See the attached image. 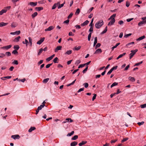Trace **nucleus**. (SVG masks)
Returning <instances> with one entry per match:
<instances>
[{"mask_svg": "<svg viewBox=\"0 0 146 146\" xmlns=\"http://www.w3.org/2000/svg\"><path fill=\"white\" fill-rule=\"evenodd\" d=\"M104 23L102 20H101L97 22L95 25V26L97 29L100 28L104 25Z\"/></svg>", "mask_w": 146, "mask_h": 146, "instance_id": "1", "label": "nucleus"}, {"mask_svg": "<svg viewBox=\"0 0 146 146\" xmlns=\"http://www.w3.org/2000/svg\"><path fill=\"white\" fill-rule=\"evenodd\" d=\"M137 51V49H135V50H131V52L129 54V59H130L132 58V57L135 54Z\"/></svg>", "mask_w": 146, "mask_h": 146, "instance_id": "2", "label": "nucleus"}, {"mask_svg": "<svg viewBox=\"0 0 146 146\" xmlns=\"http://www.w3.org/2000/svg\"><path fill=\"white\" fill-rule=\"evenodd\" d=\"M115 22V19H111V21L109 22L108 24V26H111L113 25Z\"/></svg>", "mask_w": 146, "mask_h": 146, "instance_id": "3", "label": "nucleus"}, {"mask_svg": "<svg viewBox=\"0 0 146 146\" xmlns=\"http://www.w3.org/2000/svg\"><path fill=\"white\" fill-rule=\"evenodd\" d=\"M55 122H56L55 123V125H56V126H59L61 123V121L59 119H55Z\"/></svg>", "mask_w": 146, "mask_h": 146, "instance_id": "4", "label": "nucleus"}, {"mask_svg": "<svg viewBox=\"0 0 146 146\" xmlns=\"http://www.w3.org/2000/svg\"><path fill=\"white\" fill-rule=\"evenodd\" d=\"M20 137V136L18 135H12L11 136V138L13 139H19Z\"/></svg>", "mask_w": 146, "mask_h": 146, "instance_id": "5", "label": "nucleus"}, {"mask_svg": "<svg viewBox=\"0 0 146 146\" xmlns=\"http://www.w3.org/2000/svg\"><path fill=\"white\" fill-rule=\"evenodd\" d=\"M21 33V32L20 31H16L14 32H11L10 33V34L12 35H19Z\"/></svg>", "mask_w": 146, "mask_h": 146, "instance_id": "6", "label": "nucleus"}, {"mask_svg": "<svg viewBox=\"0 0 146 146\" xmlns=\"http://www.w3.org/2000/svg\"><path fill=\"white\" fill-rule=\"evenodd\" d=\"M54 56H55V54H53L51 56H50L49 57L47 58H46V60L47 61H50V60H51L52 59V58L54 57Z\"/></svg>", "mask_w": 146, "mask_h": 146, "instance_id": "7", "label": "nucleus"}, {"mask_svg": "<svg viewBox=\"0 0 146 146\" xmlns=\"http://www.w3.org/2000/svg\"><path fill=\"white\" fill-rule=\"evenodd\" d=\"M44 37L42 38L37 42V44L39 45L40 44L44 41Z\"/></svg>", "mask_w": 146, "mask_h": 146, "instance_id": "8", "label": "nucleus"}, {"mask_svg": "<svg viewBox=\"0 0 146 146\" xmlns=\"http://www.w3.org/2000/svg\"><path fill=\"white\" fill-rule=\"evenodd\" d=\"M7 10L6 9H3L1 11H0V15H2L3 14L6 13L7 11Z\"/></svg>", "mask_w": 146, "mask_h": 146, "instance_id": "9", "label": "nucleus"}, {"mask_svg": "<svg viewBox=\"0 0 146 146\" xmlns=\"http://www.w3.org/2000/svg\"><path fill=\"white\" fill-rule=\"evenodd\" d=\"M12 47L11 45H9L5 46H4L3 47H1L2 49H5L7 50L9 49L10 48Z\"/></svg>", "mask_w": 146, "mask_h": 146, "instance_id": "10", "label": "nucleus"}, {"mask_svg": "<svg viewBox=\"0 0 146 146\" xmlns=\"http://www.w3.org/2000/svg\"><path fill=\"white\" fill-rule=\"evenodd\" d=\"M102 50L100 48H98L97 49L94 53V54H97L98 53H100L102 52Z\"/></svg>", "mask_w": 146, "mask_h": 146, "instance_id": "11", "label": "nucleus"}, {"mask_svg": "<svg viewBox=\"0 0 146 146\" xmlns=\"http://www.w3.org/2000/svg\"><path fill=\"white\" fill-rule=\"evenodd\" d=\"M37 2H30L29 4L33 7L36 6L37 5Z\"/></svg>", "mask_w": 146, "mask_h": 146, "instance_id": "12", "label": "nucleus"}, {"mask_svg": "<svg viewBox=\"0 0 146 146\" xmlns=\"http://www.w3.org/2000/svg\"><path fill=\"white\" fill-rule=\"evenodd\" d=\"M54 29V27L52 26H50L48 27V28L45 29V31H49L52 30Z\"/></svg>", "mask_w": 146, "mask_h": 146, "instance_id": "13", "label": "nucleus"}, {"mask_svg": "<svg viewBox=\"0 0 146 146\" xmlns=\"http://www.w3.org/2000/svg\"><path fill=\"white\" fill-rule=\"evenodd\" d=\"M21 38V37L20 36H18L17 37L15 38L14 40L13 41L14 42H17L19 41V39Z\"/></svg>", "mask_w": 146, "mask_h": 146, "instance_id": "14", "label": "nucleus"}, {"mask_svg": "<svg viewBox=\"0 0 146 146\" xmlns=\"http://www.w3.org/2000/svg\"><path fill=\"white\" fill-rule=\"evenodd\" d=\"M89 23V21L88 20L84 22L83 23H82L81 25L82 26H84L85 25H86L88 24Z\"/></svg>", "mask_w": 146, "mask_h": 146, "instance_id": "15", "label": "nucleus"}, {"mask_svg": "<svg viewBox=\"0 0 146 146\" xmlns=\"http://www.w3.org/2000/svg\"><path fill=\"white\" fill-rule=\"evenodd\" d=\"M8 24V23H5L4 22H1L0 23V27H2L4 26H6Z\"/></svg>", "mask_w": 146, "mask_h": 146, "instance_id": "16", "label": "nucleus"}, {"mask_svg": "<svg viewBox=\"0 0 146 146\" xmlns=\"http://www.w3.org/2000/svg\"><path fill=\"white\" fill-rule=\"evenodd\" d=\"M129 80L132 82H134L135 81V79L134 77L130 76L128 78Z\"/></svg>", "mask_w": 146, "mask_h": 146, "instance_id": "17", "label": "nucleus"}, {"mask_svg": "<svg viewBox=\"0 0 146 146\" xmlns=\"http://www.w3.org/2000/svg\"><path fill=\"white\" fill-rule=\"evenodd\" d=\"M87 143L86 141H82V142L79 143L78 145L80 146H82L83 145H85Z\"/></svg>", "mask_w": 146, "mask_h": 146, "instance_id": "18", "label": "nucleus"}, {"mask_svg": "<svg viewBox=\"0 0 146 146\" xmlns=\"http://www.w3.org/2000/svg\"><path fill=\"white\" fill-rule=\"evenodd\" d=\"M145 38V36L143 35L141 36V37H139V38H137L136 39V40H137V41H140V40L144 39Z\"/></svg>", "mask_w": 146, "mask_h": 146, "instance_id": "19", "label": "nucleus"}, {"mask_svg": "<svg viewBox=\"0 0 146 146\" xmlns=\"http://www.w3.org/2000/svg\"><path fill=\"white\" fill-rule=\"evenodd\" d=\"M62 48V46H57L55 48V52L60 50H61Z\"/></svg>", "mask_w": 146, "mask_h": 146, "instance_id": "20", "label": "nucleus"}, {"mask_svg": "<svg viewBox=\"0 0 146 146\" xmlns=\"http://www.w3.org/2000/svg\"><path fill=\"white\" fill-rule=\"evenodd\" d=\"M78 144V142L76 141H73L70 144L71 146H75Z\"/></svg>", "mask_w": 146, "mask_h": 146, "instance_id": "21", "label": "nucleus"}, {"mask_svg": "<svg viewBox=\"0 0 146 146\" xmlns=\"http://www.w3.org/2000/svg\"><path fill=\"white\" fill-rule=\"evenodd\" d=\"M17 23L13 22L11 24V26L12 27L15 28L17 26Z\"/></svg>", "mask_w": 146, "mask_h": 146, "instance_id": "22", "label": "nucleus"}, {"mask_svg": "<svg viewBox=\"0 0 146 146\" xmlns=\"http://www.w3.org/2000/svg\"><path fill=\"white\" fill-rule=\"evenodd\" d=\"M36 128L35 127H31V128L29 130V132H31L33 131Z\"/></svg>", "mask_w": 146, "mask_h": 146, "instance_id": "23", "label": "nucleus"}, {"mask_svg": "<svg viewBox=\"0 0 146 146\" xmlns=\"http://www.w3.org/2000/svg\"><path fill=\"white\" fill-rule=\"evenodd\" d=\"M65 4V1H64V3H63L62 4H60L59 5H58V7L57 8L58 9H59L61 8L62 7L64 6V5Z\"/></svg>", "mask_w": 146, "mask_h": 146, "instance_id": "24", "label": "nucleus"}, {"mask_svg": "<svg viewBox=\"0 0 146 146\" xmlns=\"http://www.w3.org/2000/svg\"><path fill=\"white\" fill-rule=\"evenodd\" d=\"M35 9L36 11H40L41 10L43 9V8L42 7H36L35 8Z\"/></svg>", "mask_w": 146, "mask_h": 146, "instance_id": "25", "label": "nucleus"}, {"mask_svg": "<svg viewBox=\"0 0 146 146\" xmlns=\"http://www.w3.org/2000/svg\"><path fill=\"white\" fill-rule=\"evenodd\" d=\"M19 46L18 45H15L14 46L13 48L16 50H18L19 48Z\"/></svg>", "mask_w": 146, "mask_h": 146, "instance_id": "26", "label": "nucleus"}, {"mask_svg": "<svg viewBox=\"0 0 146 146\" xmlns=\"http://www.w3.org/2000/svg\"><path fill=\"white\" fill-rule=\"evenodd\" d=\"M28 38H29V43L30 44V46H32V39L31 38V37H29Z\"/></svg>", "mask_w": 146, "mask_h": 146, "instance_id": "27", "label": "nucleus"}, {"mask_svg": "<svg viewBox=\"0 0 146 146\" xmlns=\"http://www.w3.org/2000/svg\"><path fill=\"white\" fill-rule=\"evenodd\" d=\"M107 31V27L106 26L105 27V29L101 33V34H103L106 33Z\"/></svg>", "mask_w": 146, "mask_h": 146, "instance_id": "28", "label": "nucleus"}, {"mask_svg": "<svg viewBox=\"0 0 146 146\" xmlns=\"http://www.w3.org/2000/svg\"><path fill=\"white\" fill-rule=\"evenodd\" d=\"M38 14L37 12H35L34 13H33V14L32 15V17L33 18L35 17Z\"/></svg>", "mask_w": 146, "mask_h": 146, "instance_id": "29", "label": "nucleus"}, {"mask_svg": "<svg viewBox=\"0 0 146 146\" xmlns=\"http://www.w3.org/2000/svg\"><path fill=\"white\" fill-rule=\"evenodd\" d=\"M49 80V78H46L44 79L43 80L42 82L46 84L48 81Z\"/></svg>", "mask_w": 146, "mask_h": 146, "instance_id": "30", "label": "nucleus"}, {"mask_svg": "<svg viewBox=\"0 0 146 146\" xmlns=\"http://www.w3.org/2000/svg\"><path fill=\"white\" fill-rule=\"evenodd\" d=\"M118 84V83L116 82H114L113 83L111 86V88L113 87L117 86Z\"/></svg>", "mask_w": 146, "mask_h": 146, "instance_id": "31", "label": "nucleus"}, {"mask_svg": "<svg viewBox=\"0 0 146 146\" xmlns=\"http://www.w3.org/2000/svg\"><path fill=\"white\" fill-rule=\"evenodd\" d=\"M74 133V131H72L71 133H68L67 135V136H70L72 135H73Z\"/></svg>", "mask_w": 146, "mask_h": 146, "instance_id": "32", "label": "nucleus"}, {"mask_svg": "<svg viewBox=\"0 0 146 146\" xmlns=\"http://www.w3.org/2000/svg\"><path fill=\"white\" fill-rule=\"evenodd\" d=\"M81 48V46H78V47H76L73 49L74 50H78Z\"/></svg>", "mask_w": 146, "mask_h": 146, "instance_id": "33", "label": "nucleus"}, {"mask_svg": "<svg viewBox=\"0 0 146 146\" xmlns=\"http://www.w3.org/2000/svg\"><path fill=\"white\" fill-rule=\"evenodd\" d=\"M72 52V50H67L66 52L65 53V54H67L68 55H69Z\"/></svg>", "mask_w": 146, "mask_h": 146, "instance_id": "34", "label": "nucleus"}, {"mask_svg": "<svg viewBox=\"0 0 146 146\" xmlns=\"http://www.w3.org/2000/svg\"><path fill=\"white\" fill-rule=\"evenodd\" d=\"M80 13V9L78 8L77 9L76 11V12L75 14L76 15H78Z\"/></svg>", "mask_w": 146, "mask_h": 146, "instance_id": "35", "label": "nucleus"}, {"mask_svg": "<svg viewBox=\"0 0 146 146\" xmlns=\"http://www.w3.org/2000/svg\"><path fill=\"white\" fill-rule=\"evenodd\" d=\"M78 138V136L77 135H74L71 139L72 140H75Z\"/></svg>", "mask_w": 146, "mask_h": 146, "instance_id": "36", "label": "nucleus"}, {"mask_svg": "<svg viewBox=\"0 0 146 146\" xmlns=\"http://www.w3.org/2000/svg\"><path fill=\"white\" fill-rule=\"evenodd\" d=\"M144 24L143 21L140 22L138 24L139 26H141L142 25Z\"/></svg>", "mask_w": 146, "mask_h": 146, "instance_id": "37", "label": "nucleus"}, {"mask_svg": "<svg viewBox=\"0 0 146 146\" xmlns=\"http://www.w3.org/2000/svg\"><path fill=\"white\" fill-rule=\"evenodd\" d=\"M5 56V55L4 53H1L0 54V58H3Z\"/></svg>", "mask_w": 146, "mask_h": 146, "instance_id": "38", "label": "nucleus"}, {"mask_svg": "<svg viewBox=\"0 0 146 146\" xmlns=\"http://www.w3.org/2000/svg\"><path fill=\"white\" fill-rule=\"evenodd\" d=\"M91 35H92V33H90L88 35V41H90V38H91Z\"/></svg>", "mask_w": 146, "mask_h": 146, "instance_id": "39", "label": "nucleus"}, {"mask_svg": "<svg viewBox=\"0 0 146 146\" xmlns=\"http://www.w3.org/2000/svg\"><path fill=\"white\" fill-rule=\"evenodd\" d=\"M43 51V49L42 48H41L39 50V51L38 53V55H39Z\"/></svg>", "mask_w": 146, "mask_h": 146, "instance_id": "40", "label": "nucleus"}, {"mask_svg": "<svg viewBox=\"0 0 146 146\" xmlns=\"http://www.w3.org/2000/svg\"><path fill=\"white\" fill-rule=\"evenodd\" d=\"M12 53L13 54H18V52L17 51V50H14L12 51Z\"/></svg>", "mask_w": 146, "mask_h": 146, "instance_id": "41", "label": "nucleus"}, {"mask_svg": "<svg viewBox=\"0 0 146 146\" xmlns=\"http://www.w3.org/2000/svg\"><path fill=\"white\" fill-rule=\"evenodd\" d=\"M5 55H6L7 56H10L11 55V54L10 52H7L5 53Z\"/></svg>", "mask_w": 146, "mask_h": 146, "instance_id": "42", "label": "nucleus"}, {"mask_svg": "<svg viewBox=\"0 0 146 146\" xmlns=\"http://www.w3.org/2000/svg\"><path fill=\"white\" fill-rule=\"evenodd\" d=\"M80 60H77L75 63V64L78 65V64H80Z\"/></svg>", "mask_w": 146, "mask_h": 146, "instance_id": "43", "label": "nucleus"}, {"mask_svg": "<svg viewBox=\"0 0 146 146\" xmlns=\"http://www.w3.org/2000/svg\"><path fill=\"white\" fill-rule=\"evenodd\" d=\"M132 35L131 33H129V34L125 35L124 36V37L127 38L128 37Z\"/></svg>", "mask_w": 146, "mask_h": 146, "instance_id": "44", "label": "nucleus"}, {"mask_svg": "<svg viewBox=\"0 0 146 146\" xmlns=\"http://www.w3.org/2000/svg\"><path fill=\"white\" fill-rule=\"evenodd\" d=\"M73 15V13H71L70 15L68 16L67 18L68 19L71 18Z\"/></svg>", "mask_w": 146, "mask_h": 146, "instance_id": "45", "label": "nucleus"}, {"mask_svg": "<svg viewBox=\"0 0 146 146\" xmlns=\"http://www.w3.org/2000/svg\"><path fill=\"white\" fill-rule=\"evenodd\" d=\"M143 63V61H141L138 63H136L134 65V66H138L140 65L141 64Z\"/></svg>", "mask_w": 146, "mask_h": 146, "instance_id": "46", "label": "nucleus"}, {"mask_svg": "<svg viewBox=\"0 0 146 146\" xmlns=\"http://www.w3.org/2000/svg\"><path fill=\"white\" fill-rule=\"evenodd\" d=\"M88 69V66H87L86 68L84 70L82 71V72L83 73H85L87 71Z\"/></svg>", "mask_w": 146, "mask_h": 146, "instance_id": "47", "label": "nucleus"}, {"mask_svg": "<svg viewBox=\"0 0 146 146\" xmlns=\"http://www.w3.org/2000/svg\"><path fill=\"white\" fill-rule=\"evenodd\" d=\"M128 138H123L122 140H121V142L122 143H123L124 142H125L126 141H127V140H128Z\"/></svg>", "mask_w": 146, "mask_h": 146, "instance_id": "48", "label": "nucleus"}, {"mask_svg": "<svg viewBox=\"0 0 146 146\" xmlns=\"http://www.w3.org/2000/svg\"><path fill=\"white\" fill-rule=\"evenodd\" d=\"M69 119H70V118H69L66 119H65L66 121H63L62 122V123H66L67 122H69Z\"/></svg>", "mask_w": 146, "mask_h": 146, "instance_id": "49", "label": "nucleus"}, {"mask_svg": "<svg viewBox=\"0 0 146 146\" xmlns=\"http://www.w3.org/2000/svg\"><path fill=\"white\" fill-rule=\"evenodd\" d=\"M94 21V18H93L91 21L89 25V26H93V23Z\"/></svg>", "mask_w": 146, "mask_h": 146, "instance_id": "50", "label": "nucleus"}, {"mask_svg": "<svg viewBox=\"0 0 146 146\" xmlns=\"http://www.w3.org/2000/svg\"><path fill=\"white\" fill-rule=\"evenodd\" d=\"M116 15V14H113L110 17V18H112V19H115V17Z\"/></svg>", "mask_w": 146, "mask_h": 146, "instance_id": "51", "label": "nucleus"}, {"mask_svg": "<svg viewBox=\"0 0 146 146\" xmlns=\"http://www.w3.org/2000/svg\"><path fill=\"white\" fill-rule=\"evenodd\" d=\"M101 46V44L100 43H98L96 45V48L99 47Z\"/></svg>", "mask_w": 146, "mask_h": 146, "instance_id": "52", "label": "nucleus"}, {"mask_svg": "<svg viewBox=\"0 0 146 146\" xmlns=\"http://www.w3.org/2000/svg\"><path fill=\"white\" fill-rule=\"evenodd\" d=\"M134 44V42H131L129 43L126 44V46H129L130 45L133 44Z\"/></svg>", "mask_w": 146, "mask_h": 146, "instance_id": "53", "label": "nucleus"}, {"mask_svg": "<svg viewBox=\"0 0 146 146\" xmlns=\"http://www.w3.org/2000/svg\"><path fill=\"white\" fill-rule=\"evenodd\" d=\"M83 85L84 86V87L87 88L88 87V84L87 83H85Z\"/></svg>", "mask_w": 146, "mask_h": 146, "instance_id": "54", "label": "nucleus"}, {"mask_svg": "<svg viewBox=\"0 0 146 146\" xmlns=\"http://www.w3.org/2000/svg\"><path fill=\"white\" fill-rule=\"evenodd\" d=\"M140 106L141 108H146V104L141 105Z\"/></svg>", "mask_w": 146, "mask_h": 146, "instance_id": "55", "label": "nucleus"}, {"mask_svg": "<svg viewBox=\"0 0 146 146\" xmlns=\"http://www.w3.org/2000/svg\"><path fill=\"white\" fill-rule=\"evenodd\" d=\"M69 22V19H67V20L64 21L63 23H66V24H68Z\"/></svg>", "mask_w": 146, "mask_h": 146, "instance_id": "56", "label": "nucleus"}, {"mask_svg": "<svg viewBox=\"0 0 146 146\" xmlns=\"http://www.w3.org/2000/svg\"><path fill=\"white\" fill-rule=\"evenodd\" d=\"M123 23V21L122 20L119 21L118 22V23L121 25H122Z\"/></svg>", "mask_w": 146, "mask_h": 146, "instance_id": "57", "label": "nucleus"}, {"mask_svg": "<svg viewBox=\"0 0 146 146\" xmlns=\"http://www.w3.org/2000/svg\"><path fill=\"white\" fill-rule=\"evenodd\" d=\"M13 63L16 65H17L18 64V62L17 60H14Z\"/></svg>", "mask_w": 146, "mask_h": 146, "instance_id": "58", "label": "nucleus"}, {"mask_svg": "<svg viewBox=\"0 0 146 146\" xmlns=\"http://www.w3.org/2000/svg\"><path fill=\"white\" fill-rule=\"evenodd\" d=\"M97 37H95L94 38V43L96 44H97Z\"/></svg>", "mask_w": 146, "mask_h": 146, "instance_id": "59", "label": "nucleus"}, {"mask_svg": "<svg viewBox=\"0 0 146 146\" xmlns=\"http://www.w3.org/2000/svg\"><path fill=\"white\" fill-rule=\"evenodd\" d=\"M84 66H85V64H80L78 66V68H82L83 67H84Z\"/></svg>", "mask_w": 146, "mask_h": 146, "instance_id": "60", "label": "nucleus"}, {"mask_svg": "<svg viewBox=\"0 0 146 146\" xmlns=\"http://www.w3.org/2000/svg\"><path fill=\"white\" fill-rule=\"evenodd\" d=\"M52 63L51 64H47L46 66V68H49L52 65Z\"/></svg>", "mask_w": 146, "mask_h": 146, "instance_id": "61", "label": "nucleus"}, {"mask_svg": "<svg viewBox=\"0 0 146 146\" xmlns=\"http://www.w3.org/2000/svg\"><path fill=\"white\" fill-rule=\"evenodd\" d=\"M144 123V121H142L141 122H139L137 123V124L139 125H143Z\"/></svg>", "mask_w": 146, "mask_h": 146, "instance_id": "62", "label": "nucleus"}, {"mask_svg": "<svg viewBox=\"0 0 146 146\" xmlns=\"http://www.w3.org/2000/svg\"><path fill=\"white\" fill-rule=\"evenodd\" d=\"M84 88H80L78 90V91H77V92L79 93L81 91H83L84 90Z\"/></svg>", "mask_w": 146, "mask_h": 146, "instance_id": "63", "label": "nucleus"}, {"mask_svg": "<svg viewBox=\"0 0 146 146\" xmlns=\"http://www.w3.org/2000/svg\"><path fill=\"white\" fill-rule=\"evenodd\" d=\"M93 31V26H90V28L89 30V31L90 32H92Z\"/></svg>", "mask_w": 146, "mask_h": 146, "instance_id": "64", "label": "nucleus"}]
</instances>
